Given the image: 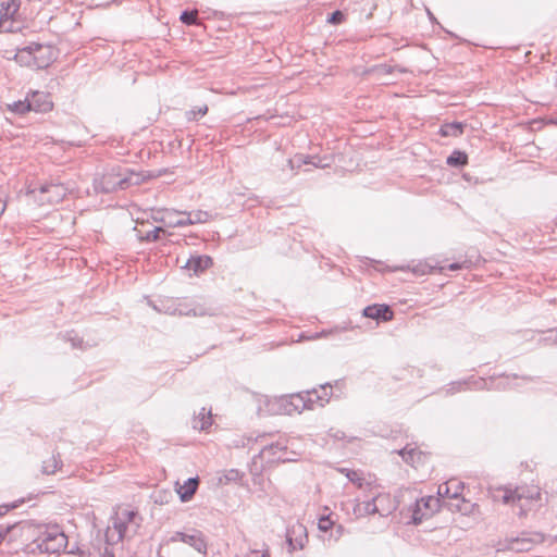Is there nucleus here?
I'll list each match as a JSON object with an SVG mask.
<instances>
[{"label": "nucleus", "mask_w": 557, "mask_h": 557, "mask_svg": "<svg viewBox=\"0 0 557 557\" xmlns=\"http://www.w3.org/2000/svg\"><path fill=\"white\" fill-rule=\"evenodd\" d=\"M170 557H206L207 542L201 531H177L162 544Z\"/></svg>", "instance_id": "f257e3e1"}, {"label": "nucleus", "mask_w": 557, "mask_h": 557, "mask_svg": "<svg viewBox=\"0 0 557 557\" xmlns=\"http://www.w3.org/2000/svg\"><path fill=\"white\" fill-rule=\"evenodd\" d=\"M140 521L141 518L137 511L119 508L104 532L107 543L115 545L124 539L133 537L140 527Z\"/></svg>", "instance_id": "f03ea898"}, {"label": "nucleus", "mask_w": 557, "mask_h": 557, "mask_svg": "<svg viewBox=\"0 0 557 557\" xmlns=\"http://www.w3.org/2000/svg\"><path fill=\"white\" fill-rule=\"evenodd\" d=\"M55 58V50L52 46L37 42L29 44L16 54V59L20 62L35 69L48 67Z\"/></svg>", "instance_id": "7ed1b4c3"}, {"label": "nucleus", "mask_w": 557, "mask_h": 557, "mask_svg": "<svg viewBox=\"0 0 557 557\" xmlns=\"http://www.w3.org/2000/svg\"><path fill=\"white\" fill-rule=\"evenodd\" d=\"M67 545L66 535L58 528H47L29 544L32 553L55 554L64 549Z\"/></svg>", "instance_id": "20e7f679"}, {"label": "nucleus", "mask_w": 557, "mask_h": 557, "mask_svg": "<svg viewBox=\"0 0 557 557\" xmlns=\"http://www.w3.org/2000/svg\"><path fill=\"white\" fill-rule=\"evenodd\" d=\"M133 173H123L120 166H113L107 170L102 175L95 177L94 188L97 193H113L119 189L123 190L133 185Z\"/></svg>", "instance_id": "39448f33"}, {"label": "nucleus", "mask_w": 557, "mask_h": 557, "mask_svg": "<svg viewBox=\"0 0 557 557\" xmlns=\"http://www.w3.org/2000/svg\"><path fill=\"white\" fill-rule=\"evenodd\" d=\"M212 220V214L203 210L190 212L164 209L160 222L169 227H182L193 224L207 223Z\"/></svg>", "instance_id": "423d86ee"}, {"label": "nucleus", "mask_w": 557, "mask_h": 557, "mask_svg": "<svg viewBox=\"0 0 557 557\" xmlns=\"http://www.w3.org/2000/svg\"><path fill=\"white\" fill-rule=\"evenodd\" d=\"M540 488L536 486L528 487L521 486L516 490H505L503 495V502L505 504H512L519 507L518 515L523 517L529 510L533 503L540 499Z\"/></svg>", "instance_id": "0eeeda50"}, {"label": "nucleus", "mask_w": 557, "mask_h": 557, "mask_svg": "<svg viewBox=\"0 0 557 557\" xmlns=\"http://www.w3.org/2000/svg\"><path fill=\"white\" fill-rule=\"evenodd\" d=\"M28 193L33 194L40 205H54L63 200L66 188L62 184H41L38 189L33 188Z\"/></svg>", "instance_id": "6e6552de"}, {"label": "nucleus", "mask_w": 557, "mask_h": 557, "mask_svg": "<svg viewBox=\"0 0 557 557\" xmlns=\"http://www.w3.org/2000/svg\"><path fill=\"white\" fill-rule=\"evenodd\" d=\"M441 507L440 497L428 496L418 499L412 507V522L419 524L423 519L431 517Z\"/></svg>", "instance_id": "1a4fd4ad"}, {"label": "nucleus", "mask_w": 557, "mask_h": 557, "mask_svg": "<svg viewBox=\"0 0 557 557\" xmlns=\"http://www.w3.org/2000/svg\"><path fill=\"white\" fill-rule=\"evenodd\" d=\"M544 541V534L540 532L522 533L518 537H511L506 540L504 548L515 552H529L534 545L540 544Z\"/></svg>", "instance_id": "9d476101"}, {"label": "nucleus", "mask_w": 557, "mask_h": 557, "mask_svg": "<svg viewBox=\"0 0 557 557\" xmlns=\"http://www.w3.org/2000/svg\"><path fill=\"white\" fill-rule=\"evenodd\" d=\"M21 2L18 0H0V30L13 32Z\"/></svg>", "instance_id": "9b49d317"}, {"label": "nucleus", "mask_w": 557, "mask_h": 557, "mask_svg": "<svg viewBox=\"0 0 557 557\" xmlns=\"http://www.w3.org/2000/svg\"><path fill=\"white\" fill-rule=\"evenodd\" d=\"M465 490L463 482L457 479H450L447 482L441 484L437 490V495L441 498H449L455 499L458 503L454 505L458 511L462 510V506L460 503H465V498L461 497L462 492Z\"/></svg>", "instance_id": "f8f14e48"}, {"label": "nucleus", "mask_w": 557, "mask_h": 557, "mask_svg": "<svg viewBox=\"0 0 557 557\" xmlns=\"http://www.w3.org/2000/svg\"><path fill=\"white\" fill-rule=\"evenodd\" d=\"M287 446L282 444L281 442L270 444L263 447L260 451V456L263 459H267L269 462L273 461H293L296 460L287 456Z\"/></svg>", "instance_id": "ddd939ff"}, {"label": "nucleus", "mask_w": 557, "mask_h": 557, "mask_svg": "<svg viewBox=\"0 0 557 557\" xmlns=\"http://www.w3.org/2000/svg\"><path fill=\"white\" fill-rule=\"evenodd\" d=\"M292 404L289 399V395H283L280 397H274L271 399H267L265 401V411L269 414H294V410H292Z\"/></svg>", "instance_id": "4468645a"}, {"label": "nucleus", "mask_w": 557, "mask_h": 557, "mask_svg": "<svg viewBox=\"0 0 557 557\" xmlns=\"http://www.w3.org/2000/svg\"><path fill=\"white\" fill-rule=\"evenodd\" d=\"M26 98L29 103V110L37 113L48 112L53 107L50 96L44 91H34L27 95Z\"/></svg>", "instance_id": "2eb2a0df"}, {"label": "nucleus", "mask_w": 557, "mask_h": 557, "mask_svg": "<svg viewBox=\"0 0 557 557\" xmlns=\"http://www.w3.org/2000/svg\"><path fill=\"white\" fill-rule=\"evenodd\" d=\"M485 385H486V382L482 379H469V380H463V381H456V382H451L450 384H448V386L446 388V394L453 395L457 392L466 391V389H470V388L481 389V388H484Z\"/></svg>", "instance_id": "dca6fc26"}, {"label": "nucleus", "mask_w": 557, "mask_h": 557, "mask_svg": "<svg viewBox=\"0 0 557 557\" xmlns=\"http://www.w3.org/2000/svg\"><path fill=\"white\" fill-rule=\"evenodd\" d=\"M363 315L377 321H389L394 313L386 305H371L363 309Z\"/></svg>", "instance_id": "f3484780"}, {"label": "nucleus", "mask_w": 557, "mask_h": 557, "mask_svg": "<svg viewBox=\"0 0 557 557\" xmlns=\"http://www.w3.org/2000/svg\"><path fill=\"white\" fill-rule=\"evenodd\" d=\"M372 500L373 503H375L377 507L376 513H379L382 517L388 516L396 509V506L392 500L389 494L379 493L372 497Z\"/></svg>", "instance_id": "a211bd4d"}, {"label": "nucleus", "mask_w": 557, "mask_h": 557, "mask_svg": "<svg viewBox=\"0 0 557 557\" xmlns=\"http://www.w3.org/2000/svg\"><path fill=\"white\" fill-rule=\"evenodd\" d=\"M290 404L295 413H301L304 410H311V400L308 394L304 392L289 394Z\"/></svg>", "instance_id": "6ab92c4d"}, {"label": "nucleus", "mask_w": 557, "mask_h": 557, "mask_svg": "<svg viewBox=\"0 0 557 557\" xmlns=\"http://www.w3.org/2000/svg\"><path fill=\"white\" fill-rule=\"evenodd\" d=\"M212 263L213 261L209 256H193L187 260L185 268L197 274L210 268Z\"/></svg>", "instance_id": "aec40b11"}, {"label": "nucleus", "mask_w": 557, "mask_h": 557, "mask_svg": "<svg viewBox=\"0 0 557 557\" xmlns=\"http://www.w3.org/2000/svg\"><path fill=\"white\" fill-rule=\"evenodd\" d=\"M199 480L198 478H189L184 485H181L177 488V493L180 494L182 502H188L195 495L198 488Z\"/></svg>", "instance_id": "412c9836"}, {"label": "nucleus", "mask_w": 557, "mask_h": 557, "mask_svg": "<svg viewBox=\"0 0 557 557\" xmlns=\"http://www.w3.org/2000/svg\"><path fill=\"white\" fill-rule=\"evenodd\" d=\"M212 424L211 411L206 408H201L199 413L193 420V428L205 431Z\"/></svg>", "instance_id": "4be33fe9"}, {"label": "nucleus", "mask_w": 557, "mask_h": 557, "mask_svg": "<svg viewBox=\"0 0 557 557\" xmlns=\"http://www.w3.org/2000/svg\"><path fill=\"white\" fill-rule=\"evenodd\" d=\"M377 511V507L375 503H373L372 498L366 502L357 503L354 507V513L356 517H366L369 515H374Z\"/></svg>", "instance_id": "5701e85b"}, {"label": "nucleus", "mask_w": 557, "mask_h": 557, "mask_svg": "<svg viewBox=\"0 0 557 557\" xmlns=\"http://www.w3.org/2000/svg\"><path fill=\"white\" fill-rule=\"evenodd\" d=\"M463 127L465 125L460 122L446 123L442 125L440 133L444 137H457L462 134Z\"/></svg>", "instance_id": "b1692460"}, {"label": "nucleus", "mask_w": 557, "mask_h": 557, "mask_svg": "<svg viewBox=\"0 0 557 557\" xmlns=\"http://www.w3.org/2000/svg\"><path fill=\"white\" fill-rule=\"evenodd\" d=\"M318 159V156H305V154H296L293 159L287 161L290 170L299 169L304 164L314 163V160Z\"/></svg>", "instance_id": "393cba45"}, {"label": "nucleus", "mask_w": 557, "mask_h": 557, "mask_svg": "<svg viewBox=\"0 0 557 557\" xmlns=\"http://www.w3.org/2000/svg\"><path fill=\"white\" fill-rule=\"evenodd\" d=\"M398 454L401 456L405 462L412 466H414V463L418 462L422 457L421 451H418L416 448H409L408 446L399 450Z\"/></svg>", "instance_id": "a878e982"}, {"label": "nucleus", "mask_w": 557, "mask_h": 557, "mask_svg": "<svg viewBox=\"0 0 557 557\" xmlns=\"http://www.w3.org/2000/svg\"><path fill=\"white\" fill-rule=\"evenodd\" d=\"M62 461L59 455H52L50 458L42 462V472L46 474H53L61 467Z\"/></svg>", "instance_id": "bb28decb"}, {"label": "nucleus", "mask_w": 557, "mask_h": 557, "mask_svg": "<svg viewBox=\"0 0 557 557\" xmlns=\"http://www.w3.org/2000/svg\"><path fill=\"white\" fill-rule=\"evenodd\" d=\"M447 164L450 166L459 168L468 163V156L463 151L455 150L448 158Z\"/></svg>", "instance_id": "cd10ccee"}, {"label": "nucleus", "mask_w": 557, "mask_h": 557, "mask_svg": "<svg viewBox=\"0 0 557 557\" xmlns=\"http://www.w3.org/2000/svg\"><path fill=\"white\" fill-rule=\"evenodd\" d=\"M319 391V395L317 398L321 400V407H324L331 399L333 395V387L330 383L322 384L317 388Z\"/></svg>", "instance_id": "c85d7f7f"}, {"label": "nucleus", "mask_w": 557, "mask_h": 557, "mask_svg": "<svg viewBox=\"0 0 557 557\" xmlns=\"http://www.w3.org/2000/svg\"><path fill=\"white\" fill-rule=\"evenodd\" d=\"M104 547H101L102 540H98L97 543L92 544L95 550H97L99 557H114L113 546L107 543L106 537Z\"/></svg>", "instance_id": "c756f323"}, {"label": "nucleus", "mask_w": 557, "mask_h": 557, "mask_svg": "<svg viewBox=\"0 0 557 557\" xmlns=\"http://www.w3.org/2000/svg\"><path fill=\"white\" fill-rule=\"evenodd\" d=\"M9 109L17 114H25L30 111L27 98L13 102L9 106Z\"/></svg>", "instance_id": "7c9ffc66"}, {"label": "nucleus", "mask_w": 557, "mask_h": 557, "mask_svg": "<svg viewBox=\"0 0 557 557\" xmlns=\"http://www.w3.org/2000/svg\"><path fill=\"white\" fill-rule=\"evenodd\" d=\"M338 471L345 474L350 482L356 483L358 487H362V478L360 476L358 471L346 468H341L338 469Z\"/></svg>", "instance_id": "2f4dec72"}, {"label": "nucleus", "mask_w": 557, "mask_h": 557, "mask_svg": "<svg viewBox=\"0 0 557 557\" xmlns=\"http://www.w3.org/2000/svg\"><path fill=\"white\" fill-rule=\"evenodd\" d=\"M208 112V107L206 104L201 107H196L193 110L187 112V119L189 121L197 120V115L203 116Z\"/></svg>", "instance_id": "473e14b6"}, {"label": "nucleus", "mask_w": 557, "mask_h": 557, "mask_svg": "<svg viewBox=\"0 0 557 557\" xmlns=\"http://www.w3.org/2000/svg\"><path fill=\"white\" fill-rule=\"evenodd\" d=\"M164 232L165 231L162 227H154L152 231L147 232L146 235L141 237V239L146 242H156L160 238V233Z\"/></svg>", "instance_id": "72a5a7b5"}, {"label": "nucleus", "mask_w": 557, "mask_h": 557, "mask_svg": "<svg viewBox=\"0 0 557 557\" xmlns=\"http://www.w3.org/2000/svg\"><path fill=\"white\" fill-rule=\"evenodd\" d=\"M181 21L187 25H194L197 22L196 11H184L181 15Z\"/></svg>", "instance_id": "f704fd0d"}, {"label": "nucleus", "mask_w": 557, "mask_h": 557, "mask_svg": "<svg viewBox=\"0 0 557 557\" xmlns=\"http://www.w3.org/2000/svg\"><path fill=\"white\" fill-rule=\"evenodd\" d=\"M305 393L308 394V397L311 400V410L314 409L315 406L321 407V400L317 398V395H319V391L317 388L305 391Z\"/></svg>", "instance_id": "c9c22d12"}, {"label": "nucleus", "mask_w": 557, "mask_h": 557, "mask_svg": "<svg viewBox=\"0 0 557 557\" xmlns=\"http://www.w3.org/2000/svg\"><path fill=\"white\" fill-rule=\"evenodd\" d=\"M263 546L262 548H250L246 557H269L268 549H264Z\"/></svg>", "instance_id": "e433bc0d"}, {"label": "nucleus", "mask_w": 557, "mask_h": 557, "mask_svg": "<svg viewBox=\"0 0 557 557\" xmlns=\"http://www.w3.org/2000/svg\"><path fill=\"white\" fill-rule=\"evenodd\" d=\"M333 521L329 517H322L319 519L318 527L321 531H327L332 528Z\"/></svg>", "instance_id": "4c0bfd02"}, {"label": "nucleus", "mask_w": 557, "mask_h": 557, "mask_svg": "<svg viewBox=\"0 0 557 557\" xmlns=\"http://www.w3.org/2000/svg\"><path fill=\"white\" fill-rule=\"evenodd\" d=\"M344 21V14L341 11H334L327 18L331 24H339Z\"/></svg>", "instance_id": "58836bf2"}, {"label": "nucleus", "mask_w": 557, "mask_h": 557, "mask_svg": "<svg viewBox=\"0 0 557 557\" xmlns=\"http://www.w3.org/2000/svg\"><path fill=\"white\" fill-rule=\"evenodd\" d=\"M240 478V472L236 469H231L224 474L225 482L237 481Z\"/></svg>", "instance_id": "ea45409f"}, {"label": "nucleus", "mask_w": 557, "mask_h": 557, "mask_svg": "<svg viewBox=\"0 0 557 557\" xmlns=\"http://www.w3.org/2000/svg\"><path fill=\"white\" fill-rule=\"evenodd\" d=\"M178 313H180V314H190V313H193L194 315H205V314H207L208 312L206 311V309H205V308H202V307H198V308H194V309H191V310H189V311H186V312L180 309V310H178Z\"/></svg>", "instance_id": "a19ab883"}, {"label": "nucleus", "mask_w": 557, "mask_h": 557, "mask_svg": "<svg viewBox=\"0 0 557 557\" xmlns=\"http://www.w3.org/2000/svg\"><path fill=\"white\" fill-rule=\"evenodd\" d=\"M13 525H9L5 529L0 530V543L5 540L7 535L10 533V531L13 529Z\"/></svg>", "instance_id": "79ce46f5"}, {"label": "nucleus", "mask_w": 557, "mask_h": 557, "mask_svg": "<svg viewBox=\"0 0 557 557\" xmlns=\"http://www.w3.org/2000/svg\"><path fill=\"white\" fill-rule=\"evenodd\" d=\"M465 268V264L463 263H458V262H455V263H450L447 269L450 270V271H457V270H460Z\"/></svg>", "instance_id": "37998d69"}, {"label": "nucleus", "mask_w": 557, "mask_h": 557, "mask_svg": "<svg viewBox=\"0 0 557 557\" xmlns=\"http://www.w3.org/2000/svg\"><path fill=\"white\" fill-rule=\"evenodd\" d=\"M322 161L323 160L320 157H318V159H315L314 163H311V165H313L314 168H321V169L327 166V164L323 163Z\"/></svg>", "instance_id": "c03bdc74"}, {"label": "nucleus", "mask_w": 557, "mask_h": 557, "mask_svg": "<svg viewBox=\"0 0 557 557\" xmlns=\"http://www.w3.org/2000/svg\"><path fill=\"white\" fill-rule=\"evenodd\" d=\"M178 215H174L173 219L174 221H184L186 219V216L182 215L183 218H177Z\"/></svg>", "instance_id": "a18cd8bd"}, {"label": "nucleus", "mask_w": 557, "mask_h": 557, "mask_svg": "<svg viewBox=\"0 0 557 557\" xmlns=\"http://www.w3.org/2000/svg\"><path fill=\"white\" fill-rule=\"evenodd\" d=\"M71 341H72V344H73L74 347H78L79 346L78 344L81 343V341L76 342L74 338H71Z\"/></svg>", "instance_id": "49530a36"}, {"label": "nucleus", "mask_w": 557, "mask_h": 557, "mask_svg": "<svg viewBox=\"0 0 557 557\" xmlns=\"http://www.w3.org/2000/svg\"><path fill=\"white\" fill-rule=\"evenodd\" d=\"M66 557H85L83 554H77V555H69Z\"/></svg>", "instance_id": "de8ad7c7"}]
</instances>
